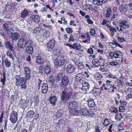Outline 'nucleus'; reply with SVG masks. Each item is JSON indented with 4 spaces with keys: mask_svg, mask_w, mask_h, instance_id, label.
Returning a JSON list of instances; mask_svg holds the SVG:
<instances>
[{
    "mask_svg": "<svg viewBox=\"0 0 132 132\" xmlns=\"http://www.w3.org/2000/svg\"><path fill=\"white\" fill-rule=\"evenodd\" d=\"M26 36L20 38L18 41L17 43V46L20 49L23 48L28 45H31L32 40Z\"/></svg>",
    "mask_w": 132,
    "mask_h": 132,
    "instance_id": "nucleus-1",
    "label": "nucleus"
},
{
    "mask_svg": "<svg viewBox=\"0 0 132 132\" xmlns=\"http://www.w3.org/2000/svg\"><path fill=\"white\" fill-rule=\"evenodd\" d=\"M72 95V92L70 91L67 92L66 90H64L62 92L61 99L63 103H65L70 98Z\"/></svg>",
    "mask_w": 132,
    "mask_h": 132,
    "instance_id": "nucleus-2",
    "label": "nucleus"
},
{
    "mask_svg": "<svg viewBox=\"0 0 132 132\" xmlns=\"http://www.w3.org/2000/svg\"><path fill=\"white\" fill-rule=\"evenodd\" d=\"M17 113L14 111L12 112L10 114V120L12 123H14L17 121Z\"/></svg>",
    "mask_w": 132,
    "mask_h": 132,
    "instance_id": "nucleus-3",
    "label": "nucleus"
},
{
    "mask_svg": "<svg viewBox=\"0 0 132 132\" xmlns=\"http://www.w3.org/2000/svg\"><path fill=\"white\" fill-rule=\"evenodd\" d=\"M109 55L112 59L113 58L116 59L120 57L122 55V53L119 51H116L113 52H110Z\"/></svg>",
    "mask_w": 132,
    "mask_h": 132,
    "instance_id": "nucleus-4",
    "label": "nucleus"
},
{
    "mask_svg": "<svg viewBox=\"0 0 132 132\" xmlns=\"http://www.w3.org/2000/svg\"><path fill=\"white\" fill-rule=\"evenodd\" d=\"M55 61L59 66H61L65 63L64 57L60 56L57 57Z\"/></svg>",
    "mask_w": 132,
    "mask_h": 132,
    "instance_id": "nucleus-5",
    "label": "nucleus"
},
{
    "mask_svg": "<svg viewBox=\"0 0 132 132\" xmlns=\"http://www.w3.org/2000/svg\"><path fill=\"white\" fill-rule=\"evenodd\" d=\"M78 106V104L75 101L70 102L69 103L68 108L69 110H73Z\"/></svg>",
    "mask_w": 132,
    "mask_h": 132,
    "instance_id": "nucleus-6",
    "label": "nucleus"
},
{
    "mask_svg": "<svg viewBox=\"0 0 132 132\" xmlns=\"http://www.w3.org/2000/svg\"><path fill=\"white\" fill-rule=\"evenodd\" d=\"M69 82V78L66 76H63L60 84L62 86H67Z\"/></svg>",
    "mask_w": 132,
    "mask_h": 132,
    "instance_id": "nucleus-7",
    "label": "nucleus"
},
{
    "mask_svg": "<svg viewBox=\"0 0 132 132\" xmlns=\"http://www.w3.org/2000/svg\"><path fill=\"white\" fill-rule=\"evenodd\" d=\"M27 104L26 100L23 99H21L19 101L18 105L19 107L22 108L23 109H24Z\"/></svg>",
    "mask_w": 132,
    "mask_h": 132,
    "instance_id": "nucleus-8",
    "label": "nucleus"
},
{
    "mask_svg": "<svg viewBox=\"0 0 132 132\" xmlns=\"http://www.w3.org/2000/svg\"><path fill=\"white\" fill-rule=\"evenodd\" d=\"M55 43L54 40H50L47 44V47L48 49H52L54 47Z\"/></svg>",
    "mask_w": 132,
    "mask_h": 132,
    "instance_id": "nucleus-9",
    "label": "nucleus"
},
{
    "mask_svg": "<svg viewBox=\"0 0 132 132\" xmlns=\"http://www.w3.org/2000/svg\"><path fill=\"white\" fill-rule=\"evenodd\" d=\"M82 85V86L81 89L83 92H86L89 90V85L88 83L85 82L83 83Z\"/></svg>",
    "mask_w": 132,
    "mask_h": 132,
    "instance_id": "nucleus-10",
    "label": "nucleus"
},
{
    "mask_svg": "<svg viewBox=\"0 0 132 132\" xmlns=\"http://www.w3.org/2000/svg\"><path fill=\"white\" fill-rule=\"evenodd\" d=\"M57 101L56 97L54 96L50 97L49 100L50 103L54 106L55 105Z\"/></svg>",
    "mask_w": 132,
    "mask_h": 132,
    "instance_id": "nucleus-11",
    "label": "nucleus"
},
{
    "mask_svg": "<svg viewBox=\"0 0 132 132\" xmlns=\"http://www.w3.org/2000/svg\"><path fill=\"white\" fill-rule=\"evenodd\" d=\"M87 102L88 106L90 108H92L95 106L94 100L92 98L88 99Z\"/></svg>",
    "mask_w": 132,
    "mask_h": 132,
    "instance_id": "nucleus-12",
    "label": "nucleus"
},
{
    "mask_svg": "<svg viewBox=\"0 0 132 132\" xmlns=\"http://www.w3.org/2000/svg\"><path fill=\"white\" fill-rule=\"evenodd\" d=\"M63 76L62 73L58 74L55 77V82L60 84Z\"/></svg>",
    "mask_w": 132,
    "mask_h": 132,
    "instance_id": "nucleus-13",
    "label": "nucleus"
},
{
    "mask_svg": "<svg viewBox=\"0 0 132 132\" xmlns=\"http://www.w3.org/2000/svg\"><path fill=\"white\" fill-rule=\"evenodd\" d=\"M80 114L82 115L86 116L89 114V112L86 108H82L80 110Z\"/></svg>",
    "mask_w": 132,
    "mask_h": 132,
    "instance_id": "nucleus-14",
    "label": "nucleus"
},
{
    "mask_svg": "<svg viewBox=\"0 0 132 132\" xmlns=\"http://www.w3.org/2000/svg\"><path fill=\"white\" fill-rule=\"evenodd\" d=\"M84 75L81 73H79L75 77V79L77 80H76L78 81V80L80 82H82L84 80V78L83 77Z\"/></svg>",
    "mask_w": 132,
    "mask_h": 132,
    "instance_id": "nucleus-15",
    "label": "nucleus"
},
{
    "mask_svg": "<svg viewBox=\"0 0 132 132\" xmlns=\"http://www.w3.org/2000/svg\"><path fill=\"white\" fill-rule=\"evenodd\" d=\"M25 52L27 54H32L34 52L33 47L30 46H28L25 49Z\"/></svg>",
    "mask_w": 132,
    "mask_h": 132,
    "instance_id": "nucleus-16",
    "label": "nucleus"
},
{
    "mask_svg": "<svg viewBox=\"0 0 132 132\" xmlns=\"http://www.w3.org/2000/svg\"><path fill=\"white\" fill-rule=\"evenodd\" d=\"M48 85L47 84L43 83L42 85V93L43 94H45L48 90Z\"/></svg>",
    "mask_w": 132,
    "mask_h": 132,
    "instance_id": "nucleus-17",
    "label": "nucleus"
},
{
    "mask_svg": "<svg viewBox=\"0 0 132 132\" xmlns=\"http://www.w3.org/2000/svg\"><path fill=\"white\" fill-rule=\"evenodd\" d=\"M11 36L12 39L15 41L19 38L20 35L18 33L13 32L11 34Z\"/></svg>",
    "mask_w": 132,
    "mask_h": 132,
    "instance_id": "nucleus-18",
    "label": "nucleus"
},
{
    "mask_svg": "<svg viewBox=\"0 0 132 132\" xmlns=\"http://www.w3.org/2000/svg\"><path fill=\"white\" fill-rule=\"evenodd\" d=\"M119 9L120 12L122 14L126 13L127 11V8L125 7L122 4L120 5L119 7Z\"/></svg>",
    "mask_w": 132,
    "mask_h": 132,
    "instance_id": "nucleus-19",
    "label": "nucleus"
},
{
    "mask_svg": "<svg viewBox=\"0 0 132 132\" xmlns=\"http://www.w3.org/2000/svg\"><path fill=\"white\" fill-rule=\"evenodd\" d=\"M5 45L6 48L10 51L13 53L14 52V50L13 48V47L12 45L9 42H8L6 43Z\"/></svg>",
    "mask_w": 132,
    "mask_h": 132,
    "instance_id": "nucleus-20",
    "label": "nucleus"
},
{
    "mask_svg": "<svg viewBox=\"0 0 132 132\" xmlns=\"http://www.w3.org/2000/svg\"><path fill=\"white\" fill-rule=\"evenodd\" d=\"M31 19L32 21H34L35 22L38 23L39 22V17L37 15H32L30 16Z\"/></svg>",
    "mask_w": 132,
    "mask_h": 132,
    "instance_id": "nucleus-21",
    "label": "nucleus"
},
{
    "mask_svg": "<svg viewBox=\"0 0 132 132\" xmlns=\"http://www.w3.org/2000/svg\"><path fill=\"white\" fill-rule=\"evenodd\" d=\"M66 70L67 73H71L74 71V68L71 65H68L66 69Z\"/></svg>",
    "mask_w": 132,
    "mask_h": 132,
    "instance_id": "nucleus-22",
    "label": "nucleus"
},
{
    "mask_svg": "<svg viewBox=\"0 0 132 132\" xmlns=\"http://www.w3.org/2000/svg\"><path fill=\"white\" fill-rule=\"evenodd\" d=\"M36 63L39 65L42 64L43 62V59L42 57L40 56H39L36 57Z\"/></svg>",
    "mask_w": 132,
    "mask_h": 132,
    "instance_id": "nucleus-23",
    "label": "nucleus"
},
{
    "mask_svg": "<svg viewBox=\"0 0 132 132\" xmlns=\"http://www.w3.org/2000/svg\"><path fill=\"white\" fill-rule=\"evenodd\" d=\"M64 113V111L63 109H61L58 110L57 112L56 113V117L58 118L62 116Z\"/></svg>",
    "mask_w": 132,
    "mask_h": 132,
    "instance_id": "nucleus-24",
    "label": "nucleus"
},
{
    "mask_svg": "<svg viewBox=\"0 0 132 132\" xmlns=\"http://www.w3.org/2000/svg\"><path fill=\"white\" fill-rule=\"evenodd\" d=\"M70 112L73 115L75 116H78L80 114V110L79 111L77 110L76 109H73V110H69Z\"/></svg>",
    "mask_w": 132,
    "mask_h": 132,
    "instance_id": "nucleus-25",
    "label": "nucleus"
},
{
    "mask_svg": "<svg viewBox=\"0 0 132 132\" xmlns=\"http://www.w3.org/2000/svg\"><path fill=\"white\" fill-rule=\"evenodd\" d=\"M128 21L127 20H124L120 21L119 22V24L123 26L126 28H128L129 27V25L128 24Z\"/></svg>",
    "mask_w": 132,
    "mask_h": 132,
    "instance_id": "nucleus-26",
    "label": "nucleus"
},
{
    "mask_svg": "<svg viewBox=\"0 0 132 132\" xmlns=\"http://www.w3.org/2000/svg\"><path fill=\"white\" fill-rule=\"evenodd\" d=\"M93 93L94 94H96L97 95H100L101 93L100 89L98 88H95L93 89Z\"/></svg>",
    "mask_w": 132,
    "mask_h": 132,
    "instance_id": "nucleus-27",
    "label": "nucleus"
},
{
    "mask_svg": "<svg viewBox=\"0 0 132 132\" xmlns=\"http://www.w3.org/2000/svg\"><path fill=\"white\" fill-rule=\"evenodd\" d=\"M29 14V12L26 9L24 10L21 14V17L22 18L26 17Z\"/></svg>",
    "mask_w": 132,
    "mask_h": 132,
    "instance_id": "nucleus-28",
    "label": "nucleus"
},
{
    "mask_svg": "<svg viewBox=\"0 0 132 132\" xmlns=\"http://www.w3.org/2000/svg\"><path fill=\"white\" fill-rule=\"evenodd\" d=\"M107 13L105 15V16L106 18L110 17L111 15L112 10L109 7L106 10Z\"/></svg>",
    "mask_w": 132,
    "mask_h": 132,
    "instance_id": "nucleus-29",
    "label": "nucleus"
},
{
    "mask_svg": "<svg viewBox=\"0 0 132 132\" xmlns=\"http://www.w3.org/2000/svg\"><path fill=\"white\" fill-rule=\"evenodd\" d=\"M44 70L46 74H49L50 73L51 71L50 67L49 65H47L45 67Z\"/></svg>",
    "mask_w": 132,
    "mask_h": 132,
    "instance_id": "nucleus-30",
    "label": "nucleus"
},
{
    "mask_svg": "<svg viewBox=\"0 0 132 132\" xmlns=\"http://www.w3.org/2000/svg\"><path fill=\"white\" fill-rule=\"evenodd\" d=\"M92 63L95 66L98 67L100 65V62L98 59H94L92 60Z\"/></svg>",
    "mask_w": 132,
    "mask_h": 132,
    "instance_id": "nucleus-31",
    "label": "nucleus"
},
{
    "mask_svg": "<svg viewBox=\"0 0 132 132\" xmlns=\"http://www.w3.org/2000/svg\"><path fill=\"white\" fill-rule=\"evenodd\" d=\"M35 114L34 112L33 111H28L26 116L29 118H32L33 117Z\"/></svg>",
    "mask_w": 132,
    "mask_h": 132,
    "instance_id": "nucleus-32",
    "label": "nucleus"
},
{
    "mask_svg": "<svg viewBox=\"0 0 132 132\" xmlns=\"http://www.w3.org/2000/svg\"><path fill=\"white\" fill-rule=\"evenodd\" d=\"M109 111L114 113H116L118 112V111L117 108L112 106L110 109Z\"/></svg>",
    "mask_w": 132,
    "mask_h": 132,
    "instance_id": "nucleus-33",
    "label": "nucleus"
},
{
    "mask_svg": "<svg viewBox=\"0 0 132 132\" xmlns=\"http://www.w3.org/2000/svg\"><path fill=\"white\" fill-rule=\"evenodd\" d=\"M4 62L5 64L7 67H10L11 63L9 61V59L7 58H5Z\"/></svg>",
    "mask_w": 132,
    "mask_h": 132,
    "instance_id": "nucleus-34",
    "label": "nucleus"
},
{
    "mask_svg": "<svg viewBox=\"0 0 132 132\" xmlns=\"http://www.w3.org/2000/svg\"><path fill=\"white\" fill-rule=\"evenodd\" d=\"M73 46L72 47V48H74L75 47L76 50H80L81 48V46L78 43H74L72 44Z\"/></svg>",
    "mask_w": 132,
    "mask_h": 132,
    "instance_id": "nucleus-35",
    "label": "nucleus"
},
{
    "mask_svg": "<svg viewBox=\"0 0 132 132\" xmlns=\"http://www.w3.org/2000/svg\"><path fill=\"white\" fill-rule=\"evenodd\" d=\"M34 99L35 100L34 101V102L35 103V106H36L38 105L39 102V96L38 95H37L35 96L34 97Z\"/></svg>",
    "mask_w": 132,
    "mask_h": 132,
    "instance_id": "nucleus-36",
    "label": "nucleus"
},
{
    "mask_svg": "<svg viewBox=\"0 0 132 132\" xmlns=\"http://www.w3.org/2000/svg\"><path fill=\"white\" fill-rule=\"evenodd\" d=\"M6 53L7 55L12 59L13 61L14 60L15 58L12 53L10 51H7Z\"/></svg>",
    "mask_w": 132,
    "mask_h": 132,
    "instance_id": "nucleus-37",
    "label": "nucleus"
},
{
    "mask_svg": "<svg viewBox=\"0 0 132 132\" xmlns=\"http://www.w3.org/2000/svg\"><path fill=\"white\" fill-rule=\"evenodd\" d=\"M100 70L102 72H104L107 71V69L104 65H101L99 68Z\"/></svg>",
    "mask_w": 132,
    "mask_h": 132,
    "instance_id": "nucleus-38",
    "label": "nucleus"
},
{
    "mask_svg": "<svg viewBox=\"0 0 132 132\" xmlns=\"http://www.w3.org/2000/svg\"><path fill=\"white\" fill-rule=\"evenodd\" d=\"M122 118V114L121 113L117 114L115 116V118L117 120H120Z\"/></svg>",
    "mask_w": 132,
    "mask_h": 132,
    "instance_id": "nucleus-39",
    "label": "nucleus"
},
{
    "mask_svg": "<svg viewBox=\"0 0 132 132\" xmlns=\"http://www.w3.org/2000/svg\"><path fill=\"white\" fill-rule=\"evenodd\" d=\"M9 25L6 23H5L3 25V27L4 28L5 30L8 31L10 29L9 27Z\"/></svg>",
    "mask_w": 132,
    "mask_h": 132,
    "instance_id": "nucleus-40",
    "label": "nucleus"
},
{
    "mask_svg": "<svg viewBox=\"0 0 132 132\" xmlns=\"http://www.w3.org/2000/svg\"><path fill=\"white\" fill-rule=\"evenodd\" d=\"M103 124L105 126H106L110 124V123L108 119L106 118L104 119Z\"/></svg>",
    "mask_w": 132,
    "mask_h": 132,
    "instance_id": "nucleus-41",
    "label": "nucleus"
},
{
    "mask_svg": "<svg viewBox=\"0 0 132 132\" xmlns=\"http://www.w3.org/2000/svg\"><path fill=\"white\" fill-rule=\"evenodd\" d=\"M24 70L26 74L30 73V71L29 68L25 67H24Z\"/></svg>",
    "mask_w": 132,
    "mask_h": 132,
    "instance_id": "nucleus-42",
    "label": "nucleus"
},
{
    "mask_svg": "<svg viewBox=\"0 0 132 132\" xmlns=\"http://www.w3.org/2000/svg\"><path fill=\"white\" fill-rule=\"evenodd\" d=\"M119 41L121 42H122L124 41H126V39L123 37H120L119 36H117V37Z\"/></svg>",
    "mask_w": 132,
    "mask_h": 132,
    "instance_id": "nucleus-43",
    "label": "nucleus"
},
{
    "mask_svg": "<svg viewBox=\"0 0 132 132\" xmlns=\"http://www.w3.org/2000/svg\"><path fill=\"white\" fill-rule=\"evenodd\" d=\"M74 36L72 34H70V37L69 38V43H70L71 41L73 42L74 41L75 39L73 38Z\"/></svg>",
    "mask_w": 132,
    "mask_h": 132,
    "instance_id": "nucleus-44",
    "label": "nucleus"
},
{
    "mask_svg": "<svg viewBox=\"0 0 132 132\" xmlns=\"http://www.w3.org/2000/svg\"><path fill=\"white\" fill-rule=\"evenodd\" d=\"M119 64L118 62H116V61H112L110 63V64L112 66H116L118 65Z\"/></svg>",
    "mask_w": 132,
    "mask_h": 132,
    "instance_id": "nucleus-45",
    "label": "nucleus"
},
{
    "mask_svg": "<svg viewBox=\"0 0 132 132\" xmlns=\"http://www.w3.org/2000/svg\"><path fill=\"white\" fill-rule=\"evenodd\" d=\"M118 15V14L117 13H113V16L111 18V20L112 21L114 19L116 18Z\"/></svg>",
    "mask_w": 132,
    "mask_h": 132,
    "instance_id": "nucleus-46",
    "label": "nucleus"
},
{
    "mask_svg": "<svg viewBox=\"0 0 132 132\" xmlns=\"http://www.w3.org/2000/svg\"><path fill=\"white\" fill-rule=\"evenodd\" d=\"M95 78L97 80H98L101 79L103 77L102 75L98 73L95 75Z\"/></svg>",
    "mask_w": 132,
    "mask_h": 132,
    "instance_id": "nucleus-47",
    "label": "nucleus"
},
{
    "mask_svg": "<svg viewBox=\"0 0 132 132\" xmlns=\"http://www.w3.org/2000/svg\"><path fill=\"white\" fill-rule=\"evenodd\" d=\"M20 85L22 89H25L27 87L26 82H24L21 84Z\"/></svg>",
    "mask_w": 132,
    "mask_h": 132,
    "instance_id": "nucleus-48",
    "label": "nucleus"
},
{
    "mask_svg": "<svg viewBox=\"0 0 132 132\" xmlns=\"http://www.w3.org/2000/svg\"><path fill=\"white\" fill-rule=\"evenodd\" d=\"M16 81L15 83V85L16 86L18 87H19L20 86V80H21V79H16Z\"/></svg>",
    "mask_w": 132,
    "mask_h": 132,
    "instance_id": "nucleus-49",
    "label": "nucleus"
},
{
    "mask_svg": "<svg viewBox=\"0 0 132 132\" xmlns=\"http://www.w3.org/2000/svg\"><path fill=\"white\" fill-rule=\"evenodd\" d=\"M90 35V36H93L94 35L96 34L95 31L94 29H92L89 32Z\"/></svg>",
    "mask_w": 132,
    "mask_h": 132,
    "instance_id": "nucleus-50",
    "label": "nucleus"
},
{
    "mask_svg": "<svg viewBox=\"0 0 132 132\" xmlns=\"http://www.w3.org/2000/svg\"><path fill=\"white\" fill-rule=\"evenodd\" d=\"M27 80L25 77H21V80L20 83L21 84L24 82H26Z\"/></svg>",
    "mask_w": 132,
    "mask_h": 132,
    "instance_id": "nucleus-51",
    "label": "nucleus"
},
{
    "mask_svg": "<svg viewBox=\"0 0 132 132\" xmlns=\"http://www.w3.org/2000/svg\"><path fill=\"white\" fill-rule=\"evenodd\" d=\"M65 30L66 32L69 34L71 33L73 31V30L71 28H66Z\"/></svg>",
    "mask_w": 132,
    "mask_h": 132,
    "instance_id": "nucleus-52",
    "label": "nucleus"
},
{
    "mask_svg": "<svg viewBox=\"0 0 132 132\" xmlns=\"http://www.w3.org/2000/svg\"><path fill=\"white\" fill-rule=\"evenodd\" d=\"M98 6H102V4L104 3V0H97Z\"/></svg>",
    "mask_w": 132,
    "mask_h": 132,
    "instance_id": "nucleus-53",
    "label": "nucleus"
},
{
    "mask_svg": "<svg viewBox=\"0 0 132 132\" xmlns=\"http://www.w3.org/2000/svg\"><path fill=\"white\" fill-rule=\"evenodd\" d=\"M76 126H77L78 128H80L82 127V123L80 121H78L76 123Z\"/></svg>",
    "mask_w": 132,
    "mask_h": 132,
    "instance_id": "nucleus-54",
    "label": "nucleus"
},
{
    "mask_svg": "<svg viewBox=\"0 0 132 132\" xmlns=\"http://www.w3.org/2000/svg\"><path fill=\"white\" fill-rule=\"evenodd\" d=\"M125 110V108L124 106H121L119 107V111L120 112H123Z\"/></svg>",
    "mask_w": 132,
    "mask_h": 132,
    "instance_id": "nucleus-55",
    "label": "nucleus"
},
{
    "mask_svg": "<svg viewBox=\"0 0 132 132\" xmlns=\"http://www.w3.org/2000/svg\"><path fill=\"white\" fill-rule=\"evenodd\" d=\"M90 6V4H87L84 5L83 6V8L84 9L86 10H88V9L89 7Z\"/></svg>",
    "mask_w": 132,
    "mask_h": 132,
    "instance_id": "nucleus-56",
    "label": "nucleus"
},
{
    "mask_svg": "<svg viewBox=\"0 0 132 132\" xmlns=\"http://www.w3.org/2000/svg\"><path fill=\"white\" fill-rule=\"evenodd\" d=\"M130 98H132V94H128L126 97V98L127 100H129Z\"/></svg>",
    "mask_w": 132,
    "mask_h": 132,
    "instance_id": "nucleus-57",
    "label": "nucleus"
},
{
    "mask_svg": "<svg viewBox=\"0 0 132 132\" xmlns=\"http://www.w3.org/2000/svg\"><path fill=\"white\" fill-rule=\"evenodd\" d=\"M13 3H12L11 2L9 1L7 2V6H11V7H13Z\"/></svg>",
    "mask_w": 132,
    "mask_h": 132,
    "instance_id": "nucleus-58",
    "label": "nucleus"
},
{
    "mask_svg": "<svg viewBox=\"0 0 132 132\" xmlns=\"http://www.w3.org/2000/svg\"><path fill=\"white\" fill-rule=\"evenodd\" d=\"M84 67V65L82 63L79 64L78 66V68L79 69H83Z\"/></svg>",
    "mask_w": 132,
    "mask_h": 132,
    "instance_id": "nucleus-59",
    "label": "nucleus"
},
{
    "mask_svg": "<svg viewBox=\"0 0 132 132\" xmlns=\"http://www.w3.org/2000/svg\"><path fill=\"white\" fill-rule=\"evenodd\" d=\"M26 60L27 61H28L30 63H31V57L29 55L27 56L26 58Z\"/></svg>",
    "mask_w": 132,
    "mask_h": 132,
    "instance_id": "nucleus-60",
    "label": "nucleus"
},
{
    "mask_svg": "<svg viewBox=\"0 0 132 132\" xmlns=\"http://www.w3.org/2000/svg\"><path fill=\"white\" fill-rule=\"evenodd\" d=\"M14 100V96L13 95H11L10 98V102L11 103H12L13 102Z\"/></svg>",
    "mask_w": 132,
    "mask_h": 132,
    "instance_id": "nucleus-61",
    "label": "nucleus"
},
{
    "mask_svg": "<svg viewBox=\"0 0 132 132\" xmlns=\"http://www.w3.org/2000/svg\"><path fill=\"white\" fill-rule=\"evenodd\" d=\"M44 69L43 66H40L39 67V72L41 73H43Z\"/></svg>",
    "mask_w": 132,
    "mask_h": 132,
    "instance_id": "nucleus-62",
    "label": "nucleus"
},
{
    "mask_svg": "<svg viewBox=\"0 0 132 132\" xmlns=\"http://www.w3.org/2000/svg\"><path fill=\"white\" fill-rule=\"evenodd\" d=\"M88 115L92 117H93L95 115V113L93 111H91L89 112V114Z\"/></svg>",
    "mask_w": 132,
    "mask_h": 132,
    "instance_id": "nucleus-63",
    "label": "nucleus"
},
{
    "mask_svg": "<svg viewBox=\"0 0 132 132\" xmlns=\"http://www.w3.org/2000/svg\"><path fill=\"white\" fill-rule=\"evenodd\" d=\"M87 52L89 54H92L93 53V50L92 48H89L88 49Z\"/></svg>",
    "mask_w": 132,
    "mask_h": 132,
    "instance_id": "nucleus-64",
    "label": "nucleus"
}]
</instances>
